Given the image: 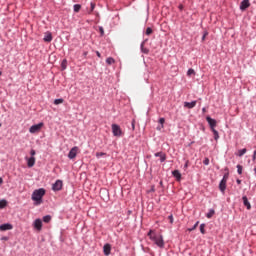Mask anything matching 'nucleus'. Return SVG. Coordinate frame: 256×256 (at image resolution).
<instances>
[{"mask_svg":"<svg viewBox=\"0 0 256 256\" xmlns=\"http://www.w3.org/2000/svg\"><path fill=\"white\" fill-rule=\"evenodd\" d=\"M144 45H145V42L141 44V51L142 53H145L147 55V53H149V49L145 48Z\"/></svg>","mask_w":256,"mask_h":256,"instance_id":"nucleus-23","label":"nucleus"},{"mask_svg":"<svg viewBox=\"0 0 256 256\" xmlns=\"http://www.w3.org/2000/svg\"><path fill=\"white\" fill-rule=\"evenodd\" d=\"M3 75V72L0 71V76Z\"/></svg>","mask_w":256,"mask_h":256,"instance_id":"nucleus-53","label":"nucleus"},{"mask_svg":"<svg viewBox=\"0 0 256 256\" xmlns=\"http://www.w3.org/2000/svg\"><path fill=\"white\" fill-rule=\"evenodd\" d=\"M79 11H81V4H75L74 5V12L79 13Z\"/></svg>","mask_w":256,"mask_h":256,"instance_id":"nucleus-24","label":"nucleus"},{"mask_svg":"<svg viewBox=\"0 0 256 256\" xmlns=\"http://www.w3.org/2000/svg\"><path fill=\"white\" fill-rule=\"evenodd\" d=\"M236 183H237L238 185H241V180H240V179H237V180H236Z\"/></svg>","mask_w":256,"mask_h":256,"instance_id":"nucleus-46","label":"nucleus"},{"mask_svg":"<svg viewBox=\"0 0 256 256\" xmlns=\"http://www.w3.org/2000/svg\"><path fill=\"white\" fill-rule=\"evenodd\" d=\"M44 223H49L51 221V217L49 215L43 217Z\"/></svg>","mask_w":256,"mask_h":256,"instance_id":"nucleus-31","label":"nucleus"},{"mask_svg":"<svg viewBox=\"0 0 256 256\" xmlns=\"http://www.w3.org/2000/svg\"><path fill=\"white\" fill-rule=\"evenodd\" d=\"M30 155H31V157H35V155H36L35 150L32 149V150L30 151Z\"/></svg>","mask_w":256,"mask_h":256,"instance_id":"nucleus-39","label":"nucleus"},{"mask_svg":"<svg viewBox=\"0 0 256 256\" xmlns=\"http://www.w3.org/2000/svg\"><path fill=\"white\" fill-rule=\"evenodd\" d=\"M90 6V13H93V11H95V3H91Z\"/></svg>","mask_w":256,"mask_h":256,"instance_id":"nucleus-36","label":"nucleus"},{"mask_svg":"<svg viewBox=\"0 0 256 256\" xmlns=\"http://www.w3.org/2000/svg\"><path fill=\"white\" fill-rule=\"evenodd\" d=\"M172 175L175 177L176 181H181V172H179V170H174Z\"/></svg>","mask_w":256,"mask_h":256,"instance_id":"nucleus-17","label":"nucleus"},{"mask_svg":"<svg viewBox=\"0 0 256 256\" xmlns=\"http://www.w3.org/2000/svg\"><path fill=\"white\" fill-rule=\"evenodd\" d=\"M206 121L212 130L217 127V120L211 118V116H207Z\"/></svg>","mask_w":256,"mask_h":256,"instance_id":"nucleus-6","label":"nucleus"},{"mask_svg":"<svg viewBox=\"0 0 256 256\" xmlns=\"http://www.w3.org/2000/svg\"><path fill=\"white\" fill-rule=\"evenodd\" d=\"M41 129H43V122H40L39 124L32 125L29 128V132L30 133H39V131H41Z\"/></svg>","mask_w":256,"mask_h":256,"instance_id":"nucleus-4","label":"nucleus"},{"mask_svg":"<svg viewBox=\"0 0 256 256\" xmlns=\"http://www.w3.org/2000/svg\"><path fill=\"white\" fill-rule=\"evenodd\" d=\"M63 99L62 98H60V99H55L54 100V105H61V103H63Z\"/></svg>","mask_w":256,"mask_h":256,"instance_id":"nucleus-29","label":"nucleus"},{"mask_svg":"<svg viewBox=\"0 0 256 256\" xmlns=\"http://www.w3.org/2000/svg\"><path fill=\"white\" fill-rule=\"evenodd\" d=\"M237 172H238V175H242L243 174V166L241 165H237Z\"/></svg>","mask_w":256,"mask_h":256,"instance_id":"nucleus-26","label":"nucleus"},{"mask_svg":"<svg viewBox=\"0 0 256 256\" xmlns=\"http://www.w3.org/2000/svg\"><path fill=\"white\" fill-rule=\"evenodd\" d=\"M187 75L188 77H191V75H195V70L193 68H190L188 71H187Z\"/></svg>","mask_w":256,"mask_h":256,"instance_id":"nucleus-27","label":"nucleus"},{"mask_svg":"<svg viewBox=\"0 0 256 256\" xmlns=\"http://www.w3.org/2000/svg\"><path fill=\"white\" fill-rule=\"evenodd\" d=\"M0 185H3V178L0 177Z\"/></svg>","mask_w":256,"mask_h":256,"instance_id":"nucleus-48","label":"nucleus"},{"mask_svg":"<svg viewBox=\"0 0 256 256\" xmlns=\"http://www.w3.org/2000/svg\"><path fill=\"white\" fill-rule=\"evenodd\" d=\"M250 6L251 3L249 2V0H243L240 4V9L241 11H245V9H249Z\"/></svg>","mask_w":256,"mask_h":256,"instance_id":"nucleus-8","label":"nucleus"},{"mask_svg":"<svg viewBox=\"0 0 256 256\" xmlns=\"http://www.w3.org/2000/svg\"><path fill=\"white\" fill-rule=\"evenodd\" d=\"M219 189L222 193H225V190L227 189V182L225 180H221Z\"/></svg>","mask_w":256,"mask_h":256,"instance_id":"nucleus-13","label":"nucleus"},{"mask_svg":"<svg viewBox=\"0 0 256 256\" xmlns=\"http://www.w3.org/2000/svg\"><path fill=\"white\" fill-rule=\"evenodd\" d=\"M11 229H13V225L9 223L0 225V231H11Z\"/></svg>","mask_w":256,"mask_h":256,"instance_id":"nucleus-11","label":"nucleus"},{"mask_svg":"<svg viewBox=\"0 0 256 256\" xmlns=\"http://www.w3.org/2000/svg\"><path fill=\"white\" fill-rule=\"evenodd\" d=\"M170 223H173V215L168 216Z\"/></svg>","mask_w":256,"mask_h":256,"instance_id":"nucleus-43","label":"nucleus"},{"mask_svg":"<svg viewBox=\"0 0 256 256\" xmlns=\"http://www.w3.org/2000/svg\"><path fill=\"white\" fill-rule=\"evenodd\" d=\"M151 33H153V29H151L150 27H148L146 29V35H151Z\"/></svg>","mask_w":256,"mask_h":256,"instance_id":"nucleus-35","label":"nucleus"},{"mask_svg":"<svg viewBox=\"0 0 256 256\" xmlns=\"http://www.w3.org/2000/svg\"><path fill=\"white\" fill-rule=\"evenodd\" d=\"M228 179H229V174H225L223 179H222V181H226L227 182Z\"/></svg>","mask_w":256,"mask_h":256,"instance_id":"nucleus-38","label":"nucleus"},{"mask_svg":"<svg viewBox=\"0 0 256 256\" xmlns=\"http://www.w3.org/2000/svg\"><path fill=\"white\" fill-rule=\"evenodd\" d=\"M245 153H247V149L243 148V149L239 150L236 155H238V157H243L245 155Z\"/></svg>","mask_w":256,"mask_h":256,"instance_id":"nucleus-19","label":"nucleus"},{"mask_svg":"<svg viewBox=\"0 0 256 256\" xmlns=\"http://www.w3.org/2000/svg\"><path fill=\"white\" fill-rule=\"evenodd\" d=\"M7 207V200H0V209H5Z\"/></svg>","mask_w":256,"mask_h":256,"instance_id":"nucleus-22","label":"nucleus"},{"mask_svg":"<svg viewBox=\"0 0 256 256\" xmlns=\"http://www.w3.org/2000/svg\"><path fill=\"white\" fill-rule=\"evenodd\" d=\"M107 65H113L115 63V59L113 57H108L106 59Z\"/></svg>","mask_w":256,"mask_h":256,"instance_id":"nucleus-20","label":"nucleus"},{"mask_svg":"<svg viewBox=\"0 0 256 256\" xmlns=\"http://www.w3.org/2000/svg\"><path fill=\"white\" fill-rule=\"evenodd\" d=\"M184 167H185V169H187V167H189V162H186Z\"/></svg>","mask_w":256,"mask_h":256,"instance_id":"nucleus-45","label":"nucleus"},{"mask_svg":"<svg viewBox=\"0 0 256 256\" xmlns=\"http://www.w3.org/2000/svg\"><path fill=\"white\" fill-rule=\"evenodd\" d=\"M212 132L214 133V139L218 140L219 139V132H217V130H215V128L212 129Z\"/></svg>","mask_w":256,"mask_h":256,"instance_id":"nucleus-28","label":"nucleus"},{"mask_svg":"<svg viewBox=\"0 0 256 256\" xmlns=\"http://www.w3.org/2000/svg\"><path fill=\"white\" fill-rule=\"evenodd\" d=\"M43 40L45 41V43H51V41H53V35L51 34V32H46Z\"/></svg>","mask_w":256,"mask_h":256,"instance_id":"nucleus-12","label":"nucleus"},{"mask_svg":"<svg viewBox=\"0 0 256 256\" xmlns=\"http://www.w3.org/2000/svg\"><path fill=\"white\" fill-rule=\"evenodd\" d=\"M0 127H1V123H0Z\"/></svg>","mask_w":256,"mask_h":256,"instance_id":"nucleus-54","label":"nucleus"},{"mask_svg":"<svg viewBox=\"0 0 256 256\" xmlns=\"http://www.w3.org/2000/svg\"><path fill=\"white\" fill-rule=\"evenodd\" d=\"M203 113H205V108L202 109Z\"/></svg>","mask_w":256,"mask_h":256,"instance_id":"nucleus-52","label":"nucleus"},{"mask_svg":"<svg viewBox=\"0 0 256 256\" xmlns=\"http://www.w3.org/2000/svg\"><path fill=\"white\" fill-rule=\"evenodd\" d=\"M154 155L155 157L160 158L161 163H163L165 159H167V156L163 152H158V153H155Z\"/></svg>","mask_w":256,"mask_h":256,"instance_id":"nucleus-15","label":"nucleus"},{"mask_svg":"<svg viewBox=\"0 0 256 256\" xmlns=\"http://www.w3.org/2000/svg\"><path fill=\"white\" fill-rule=\"evenodd\" d=\"M99 31L101 36L103 37V35H105V30L103 29V27H99Z\"/></svg>","mask_w":256,"mask_h":256,"instance_id":"nucleus-37","label":"nucleus"},{"mask_svg":"<svg viewBox=\"0 0 256 256\" xmlns=\"http://www.w3.org/2000/svg\"><path fill=\"white\" fill-rule=\"evenodd\" d=\"M243 205L247 208L248 211H251V203L249 202V199L247 196L242 197Z\"/></svg>","mask_w":256,"mask_h":256,"instance_id":"nucleus-10","label":"nucleus"},{"mask_svg":"<svg viewBox=\"0 0 256 256\" xmlns=\"http://www.w3.org/2000/svg\"><path fill=\"white\" fill-rule=\"evenodd\" d=\"M158 131H161L163 128H161V126L157 127Z\"/></svg>","mask_w":256,"mask_h":256,"instance_id":"nucleus-50","label":"nucleus"},{"mask_svg":"<svg viewBox=\"0 0 256 256\" xmlns=\"http://www.w3.org/2000/svg\"><path fill=\"white\" fill-rule=\"evenodd\" d=\"M213 215H215V210L214 209H210L209 212L206 214V217L208 219H211V217H213Z\"/></svg>","mask_w":256,"mask_h":256,"instance_id":"nucleus-21","label":"nucleus"},{"mask_svg":"<svg viewBox=\"0 0 256 256\" xmlns=\"http://www.w3.org/2000/svg\"><path fill=\"white\" fill-rule=\"evenodd\" d=\"M148 237L151 241L155 243V245H157V247H160V249H163V247H165L163 236L155 234V231L150 230L148 232Z\"/></svg>","mask_w":256,"mask_h":256,"instance_id":"nucleus-1","label":"nucleus"},{"mask_svg":"<svg viewBox=\"0 0 256 256\" xmlns=\"http://www.w3.org/2000/svg\"><path fill=\"white\" fill-rule=\"evenodd\" d=\"M79 153V147L74 146L68 153V159H75Z\"/></svg>","mask_w":256,"mask_h":256,"instance_id":"nucleus-5","label":"nucleus"},{"mask_svg":"<svg viewBox=\"0 0 256 256\" xmlns=\"http://www.w3.org/2000/svg\"><path fill=\"white\" fill-rule=\"evenodd\" d=\"M197 105V101H192V102H185L184 107H187V109H193Z\"/></svg>","mask_w":256,"mask_h":256,"instance_id":"nucleus-16","label":"nucleus"},{"mask_svg":"<svg viewBox=\"0 0 256 256\" xmlns=\"http://www.w3.org/2000/svg\"><path fill=\"white\" fill-rule=\"evenodd\" d=\"M34 227L37 229V231H41V229H43V221L41 219H36L34 221Z\"/></svg>","mask_w":256,"mask_h":256,"instance_id":"nucleus-9","label":"nucleus"},{"mask_svg":"<svg viewBox=\"0 0 256 256\" xmlns=\"http://www.w3.org/2000/svg\"><path fill=\"white\" fill-rule=\"evenodd\" d=\"M132 129H135V123L132 122Z\"/></svg>","mask_w":256,"mask_h":256,"instance_id":"nucleus-49","label":"nucleus"},{"mask_svg":"<svg viewBox=\"0 0 256 256\" xmlns=\"http://www.w3.org/2000/svg\"><path fill=\"white\" fill-rule=\"evenodd\" d=\"M104 255L108 256L111 255V245L105 244L103 247Z\"/></svg>","mask_w":256,"mask_h":256,"instance_id":"nucleus-14","label":"nucleus"},{"mask_svg":"<svg viewBox=\"0 0 256 256\" xmlns=\"http://www.w3.org/2000/svg\"><path fill=\"white\" fill-rule=\"evenodd\" d=\"M27 165L28 167H33L35 165V156H31L28 160H27Z\"/></svg>","mask_w":256,"mask_h":256,"instance_id":"nucleus-18","label":"nucleus"},{"mask_svg":"<svg viewBox=\"0 0 256 256\" xmlns=\"http://www.w3.org/2000/svg\"><path fill=\"white\" fill-rule=\"evenodd\" d=\"M200 233H202V235H205V224L200 225Z\"/></svg>","mask_w":256,"mask_h":256,"instance_id":"nucleus-32","label":"nucleus"},{"mask_svg":"<svg viewBox=\"0 0 256 256\" xmlns=\"http://www.w3.org/2000/svg\"><path fill=\"white\" fill-rule=\"evenodd\" d=\"M199 226V222H196L195 224H194V226H192V228H189L188 229V231H195V229H197V227Z\"/></svg>","mask_w":256,"mask_h":256,"instance_id":"nucleus-30","label":"nucleus"},{"mask_svg":"<svg viewBox=\"0 0 256 256\" xmlns=\"http://www.w3.org/2000/svg\"><path fill=\"white\" fill-rule=\"evenodd\" d=\"M97 57L101 58V53L99 51H96Z\"/></svg>","mask_w":256,"mask_h":256,"instance_id":"nucleus-44","label":"nucleus"},{"mask_svg":"<svg viewBox=\"0 0 256 256\" xmlns=\"http://www.w3.org/2000/svg\"><path fill=\"white\" fill-rule=\"evenodd\" d=\"M53 191H61L63 189V181L57 180L53 186H52Z\"/></svg>","mask_w":256,"mask_h":256,"instance_id":"nucleus-7","label":"nucleus"},{"mask_svg":"<svg viewBox=\"0 0 256 256\" xmlns=\"http://www.w3.org/2000/svg\"><path fill=\"white\" fill-rule=\"evenodd\" d=\"M207 35H209V32H204V35L202 36V41H204L205 37H207Z\"/></svg>","mask_w":256,"mask_h":256,"instance_id":"nucleus-41","label":"nucleus"},{"mask_svg":"<svg viewBox=\"0 0 256 256\" xmlns=\"http://www.w3.org/2000/svg\"><path fill=\"white\" fill-rule=\"evenodd\" d=\"M62 69H67V60L62 61Z\"/></svg>","mask_w":256,"mask_h":256,"instance_id":"nucleus-34","label":"nucleus"},{"mask_svg":"<svg viewBox=\"0 0 256 256\" xmlns=\"http://www.w3.org/2000/svg\"><path fill=\"white\" fill-rule=\"evenodd\" d=\"M179 9H183V5H180V6H179Z\"/></svg>","mask_w":256,"mask_h":256,"instance_id":"nucleus-51","label":"nucleus"},{"mask_svg":"<svg viewBox=\"0 0 256 256\" xmlns=\"http://www.w3.org/2000/svg\"><path fill=\"white\" fill-rule=\"evenodd\" d=\"M112 133L114 137H121L123 135V130H121V126L112 124Z\"/></svg>","mask_w":256,"mask_h":256,"instance_id":"nucleus-3","label":"nucleus"},{"mask_svg":"<svg viewBox=\"0 0 256 256\" xmlns=\"http://www.w3.org/2000/svg\"><path fill=\"white\" fill-rule=\"evenodd\" d=\"M45 196V189L40 188L32 193V201H36V205H41L43 197Z\"/></svg>","mask_w":256,"mask_h":256,"instance_id":"nucleus-2","label":"nucleus"},{"mask_svg":"<svg viewBox=\"0 0 256 256\" xmlns=\"http://www.w3.org/2000/svg\"><path fill=\"white\" fill-rule=\"evenodd\" d=\"M1 241H9V237L4 236V237L1 238Z\"/></svg>","mask_w":256,"mask_h":256,"instance_id":"nucleus-42","label":"nucleus"},{"mask_svg":"<svg viewBox=\"0 0 256 256\" xmlns=\"http://www.w3.org/2000/svg\"><path fill=\"white\" fill-rule=\"evenodd\" d=\"M203 163H204L205 165H209V158H205L204 161H203Z\"/></svg>","mask_w":256,"mask_h":256,"instance_id":"nucleus-40","label":"nucleus"},{"mask_svg":"<svg viewBox=\"0 0 256 256\" xmlns=\"http://www.w3.org/2000/svg\"><path fill=\"white\" fill-rule=\"evenodd\" d=\"M105 155H107V153H105V152H97L96 153L97 159H101V157H105Z\"/></svg>","mask_w":256,"mask_h":256,"instance_id":"nucleus-25","label":"nucleus"},{"mask_svg":"<svg viewBox=\"0 0 256 256\" xmlns=\"http://www.w3.org/2000/svg\"><path fill=\"white\" fill-rule=\"evenodd\" d=\"M253 159H254V160L256 159V151H254Z\"/></svg>","mask_w":256,"mask_h":256,"instance_id":"nucleus-47","label":"nucleus"},{"mask_svg":"<svg viewBox=\"0 0 256 256\" xmlns=\"http://www.w3.org/2000/svg\"><path fill=\"white\" fill-rule=\"evenodd\" d=\"M159 123L161 125V129H163V127H164L163 125L165 124V118H160Z\"/></svg>","mask_w":256,"mask_h":256,"instance_id":"nucleus-33","label":"nucleus"}]
</instances>
